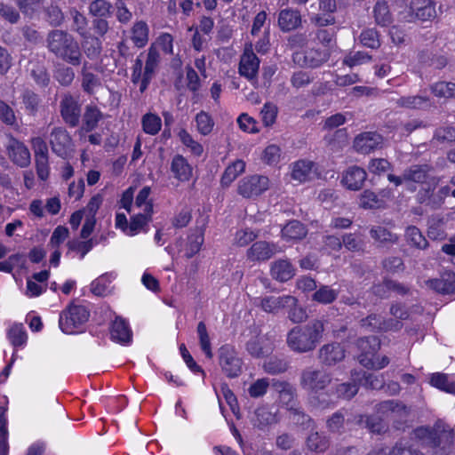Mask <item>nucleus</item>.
Masks as SVG:
<instances>
[{
	"instance_id": "obj_20",
	"label": "nucleus",
	"mask_w": 455,
	"mask_h": 455,
	"mask_svg": "<svg viewBox=\"0 0 455 455\" xmlns=\"http://www.w3.org/2000/svg\"><path fill=\"white\" fill-rule=\"evenodd\" d=\"M7 151L10 159L20 167L24 168L30 164V152L24 143L20 140L12 138Z\"/></svg>"
},
{
	"instance_id": "obj_30",
	"label": "nucleus",
	"mask_w": 455,
	"mask_h": 455,
	"mask_svg": "<svg viewBox=\"0 0 455 455\" xmlns=\"http://www.w3.org/2000/svg\"><path fill=\"white\" fill-rule=\"evenodd\" d=\"M116 277L114 273H106L91 283V291L96 296H108L114 289L112 280Z\"/></svg>"
},
{
	"instance_id": "obj_54",
	"label": "nucleus",
	"mask_w": 455,
	"mask_h": 455,
	"mask_svg": "<svg viewBox=\"0 0 455 455\" xmlns=\"http://www.w3.org/2000/svg\"><path fill=\"white\" fill-rule=\"evenodd\" d=\"M430 89L436 97H455V84L451 82H437L432 84Z\"/></svg>"
},
{
	"instance_id": "obj_45",
	"label": "nucleus",
	"mask_w": 455,
	"mask_h": 455,
	"mask_svg": "<svg viewBox=\"0 0 455 455\" xmlns=\"http://www.w3.org/2000/svg\"><path fill=\"white\" fill-rule=\"evenodd\" d=\"M430 384L442 391L455 394V381H450L449 376L445 373L435 372L431 374Z\"/></svg>"
},
{
	"instance_id": "obj_43",
	"label": "nucleus",
	"mask_w": 455,
	"mask_h": 455,
	"mask_svg": "<svg viewBox=\"0 0 455 455\" xmlns=\"http://www.w3.org/2000/svg\"><path fill=\"white\" fill-rule=\"evenodd\" d=\"M244 170L245 163L243 160H236L228 165L221 177L222 186L228 187Z\"/></svg>"
},
{
	"instance_id": "obj_55",
	"label": "nucleus",
	"mask_w": 455,
	"mask_h": 455,
	"mask_svg": "<svg viewBox=\"0 0 455 455\" xmlns=\"http://www.w3.org/2000/svg\"><path fill=\"white\" fill-rule=\"evenodd\" d=\"M160 61V54L156 47L151 45L148 51V57L146 60L144 73L148 76H154L155 72Z\"/></svg>"
},
{
	"instance_id": "obj_44",
	"label": "nucleus",
	"mask_w": 455,
	"mask_h": 455,
	"mask_svg": "<svg viewBox=\"0 0 455 455\" xmlns=\"http://www.w3.org/2000/svg\"><path fill=\"white\" fill-rule=\"evenodd\" d=\"M246 350L254 357H261L271 351V347L264 344V337L254 336L246 344Z\"/></svg>"
},
{
	"instance_id": "obj_38",
	"label": "nucleus",
	"mask_w": 455,
	"mask_h": 455,
	"mask_svg": "<svg viewBox=\"0 0 455 455\" xmlns=\"http://www.w3.org/2000/svg\"><path fill=\"white\" fill-rule=\"evenodd\" d=\"M382 416H374V415H358L357 422L361 424L363 420H365V427L373 434H383L386 433L388 429V426L385 423Z\"/></svg>"
},
{
	"instance_id": "obj_61",
	"label": "nucleus",
	"mask_w": 455,
	"mask_h": 455,
	"mask_svg": "<svg viewBox=\"0 0 455 455\" xmlns=\"http://www.w3.org/2000/svg\"><path fill=\"white\" fill-rule=\"evenodd\" d=\"M31 76L33 77L34 81L39 85V86H47L50 82V76L47 72L46 68L39 63L34 64L31 71H30Z\"/></svg>"
},
{
	"instance_id": "obj_40",
	"label": "nucleus",
	"mask_w": 455,
	"mask_h": 455,
	"mask_svg": "<svg viewBox=\"0 0 455 455\" xmlns=\"http://www.w3.org/2000/svg\"><path fill=\"white\" fill-rule=\"evenodd\" d=\"M313 163L310 161L300 160L293 164L291 178L299 182H305L312 176Z\"/></svg>"
},
{
	"instance_id": "obj_63",
	"label": "nucleus",
	"mask_w": 455,
	"mask_h": 455,
	"mask_svg": "<svg viewBox=\"0 0 455 455\" xmlns=\"http://www.w3.org/2000/svg\"><path fill=\"white\" fill-rule=\"evenodd\" d=\"M382 201L379 199L378 196L371 191L364 190L360 196V206L364 209H375L379 208L382 204Z\"/></svg>"
},
{
	"instance_id": "obj_27",
	"label": "nucleus",
	"mask_w": 455,
	"mask_h": 455,
	"mask_svg": "<svg viewBox=\"0 0 455 455\" xmlns=\"http://www.w3.org/2000/svg\"><path fill=\"white\" fill-rule=\"evenodd\" d=\"M295 297L291 295L268 296L261 299L260 306L265 312L277 313L287 306L294 305Z\"/></svg>"
},
{
	"instance_id": "obj_13",
	"label": "nucleus",
	"mask_w": 455,
	"mask_h": 455,
	"mask_svg": "<svg viewBox=\"0 0 455 455\" xmlns=\"http://www.w3.org/2000/svg\"><path fill=\"white\" fill-rule=\"evenodd\" d=\"M52 151L58 156L66 159L69 156L72 139L67 130L63 127H54L49 138Z\"/></svg>"
},
{
	"instance_id": "obj_42",
	"label": "nucleus",
	"mask_w": 455,
	"mask_h": 455,
	"mask_svg": "<svg viewBox=\"0 0 455 455\" xmlns=\"http://www.w3.org/2000/svg\"><path fill=\"white\" fill-rule=\"evenodd\" d=\"M342 243L346 250L352 252L364 251L365 243L360 233H346L342 235Z\"/></svg>"
},
{
	"instance_id": "obj_64",
	"label": "nucleus",
	"mask_w": 455,
	"mask_h": 455,
	"mask_svg": "<svg viewBox=\"0 0 455 455\" xmlns=\"http://www.w3.org/2000/svg\"><path fill=\"white\" fill-rule=\"evenodd\" d=\"M54 77L61 85L68 86L75 78V72L72 68L61 65L56 69Z\"/></svg>"
},
{
	"instance_id": "obj_19",
	"label": "nucleus",
	"mask_w": 455,
	"mask_h": 455,
	"mask_svg": "<svg viewBox=\"0 0 455 455\" xmlns=\"http://www.w3.org/2000/svg\"><path fill=\"white\" fill-rule=\"evenodd\" d=\"M103 119V113L93 103L88 104L84 107V112L81 115L79 134H84L95 130L99 123Z\"/></svg>"
},
{
	"instance_id": "obj_24",
	"label": "nucleus",
	"mask_w": 455,
	"mask_h": 455,
	"mask_svg": "<svg viewBox=\"0 0 455 455\" xmlns=\"http://www.w3.org/2000/svg\"><path fill=\"white\" fill-rule=\"evenodd\" d=\"M366 178V172L363 168L354 165L343 173L342 184L347 189L356 191L363 188Z\"/></svg>"
},
{
	"instance_id": "obj_52",
	"label": "nucleus",
	"mask_w": 455,
	"mask_h": 455,
	"mask_svg": "<svg viewBox=\"0 0 455 455\" xmlns=\"http://www.w3.org/2000/svg\"><path fill=\"white\" fill-rule=\"evenodd\" d=\"M290 418L294 424L305 429L310 428L314 424L311 417L306 414L299 405L290 411Z\"/></svg>"
},
{
	"instance_id": "obj_4",
	"label": "nucleus",
	"mask_w": 455,
	"mask_h": 455,
	"mask_svg": "<svg viewBox=\"0 0 455 455\" xmlns=\"http://www.w3.org/2000/svg\"><path fill=\"white\" fill-rule=\"evenodd\" d=\"M416 435L422 440L423 443L432 448L439 447L443 441L450 443L451 442L452 432L446 429L444 423L437 421L433 428L420 427L416 430Z\"/></svg>"
},
{
	"instance_id": "obj_9",
	"label": "nucleus",
	"mask_w": 455,
	"mask_h": 455,
	"mask_svg": "<svg viewBox=\"0 0 455 455\" xmlns=\"http://www.w3.org/2000/svg\"><path fill=\"white\" fill-rule=\"evenodd\" d=\"M269 180L266 176H247L239 181L237 193L244 198L256 197L267 190Z\"/></svg>"
},
{
	"instance_id": "obj_37",
	"label": "nucleus",
	"mask_w": 455,
	"mask_h": 455,
	"mask_svg": "<svg viewBox=\"0 0 455 455\" xmlns=\"http://www.w3.org/2000/svg\"><path fill=\"white\" fill-rule=\"evenodd\" d=\"M132 40L138 48L144 47L148 42L149 28L145 21L140 20L132 28Z\"/></svg>"
},
{
	"instance_id": "obj_5",
	"label": "nucleus",
	"mask_w": 455,
	"mask_h": 455,
	"mask_svg": "<svg viewBox=\"0 0 455 455\" xmlns=\"http://www.w3.org/2000/svg\"><path fill=\"white\" fill-rule=\"evenodd\" d=\"M89 318V312L84 306L72 305L64 310L59 319V326L65 333H73L75 329L84 323Z\"/></svg>"
},
{
	"instance_id": "obj_12",
	"label": "nucleus",
	"mask_w": 455,
	"mask_h": 455,
	"mask_svg": "<svg viewBox=\"0 0 455 455\" xmlns=\"http://www.w3.org/2000/svg\"><path fill=\"white\" fill-rule=\"evenodd\" d=\"M330 55L331 54L328 50L310 48L304 52H294L292 54V60L301 67L316 68L327 62L330 59Z\"/></svg>"
},
{
	"instance_id": "obj_18",
	"label": "nucleus",
	"mask_w": 455,
	"mask_h": 455,
	"mask_svg": "<svg viewBox=\"0 0 455 455\" xmlns=\"http://www.w3.org/2000/svg\"><path fill=\"white\" fill-rule=\"evenodd\" d=\"M271 387L278 393L281 404L289 411L299 405L296 388L291 384L273 379Z\"/></svg>"
},
{
	"instance_id": "obj_2",
	"label": "nucleus",
	"mask_w": 455,
	"mask_h": 455,
	"mask_svg": "<svg viewBox=\"0 0 455 455\" xmlns=\"http://www.w3.org/2000/svg\"><path fill=\"white\" fill-rule=\"evenodd\" d=\"M46 48L56 58L72 65L82 63L83 53L79 43L65 30L53 29L47 34Z\"/></svg>"
},
{
	"instance_id": "obj_10",
	"label": "nucleus",
	"mask_w": 455,
	"mask_h": 455,
	"mask_svg": "<svg viewBox=\"0 0 455 455\" xmlns=\"http://www.w3.org/2000/svg\"><path fill=\"white\" fill-rule=\"evenodd\" d=\"M299 381L304 389L317 393L331 383V377L323 371L308 367L302 371Z\"/></svg>"
},
{
	"instance_id": "obj_3",
	"label": "nucleus",
	"mask_w": 455,
	"mask_h": 455,
	"mask_svg": "<svg viewBox=\"0 0 455 455\" xmlns=\"http://www.w3.org/2000/svg\"><path fill=\"white\" fill-rule=\"evenodd\" d=\"M219 365L222 372L229 379L239 377L243 372V359L234 346L222 345L218 350Z\"/></svg>"
},
{
	"instance_id": "obj_56",
	"label": "nucleus",
	"mask_w": 455,
	"mask_h": 455,
	"mask_svg": "<svg viewBox=\"0 0 455 455\" xmlns=\"http://www.w3.org/2000/svg\"><path fill=\"white\" fill-rule=\"evenodd\" d=\"M197 334L199 342L203 352L208 358L212 357V346L210 337L206 329V325L204 322H199L197 324Z\"/></svg>"
},
{
	"instance_id": "obj_1",
	"label": "nucleus",
	"mask_w": 455,
	"mask_h": 455,
	"mask_svg": "<svg viewBox=\"0 0 455 455\" xmlns=\"http://www.w3.org/2000/svg\"><path fill=\"white\" fill-rule=\"evenodd\" d=\"M323 331V322L314 319L305 325H298L290 330L287 333L286 344L295 353H308L315 350L320 343Z\"/></svg>"
},
{
	"instance_id": "obj_15",
	"label": "nucleus",
	"mask_w": 455,
	"mask_h": 455,
	"mask_svg": "<svg viewBox=\"0 0 455 455\" xmlns=\"http://www.w3.org/2000/svg\"><path fill=\"white\" fill-rule=\"evenodd\" d=\"M259 63V59L253 52L251 44L246 46L240 58L239 74L251 83L256 82Z\"/></svg>"
},
{
	"instance_id": "obj_21",
	"label": "nucleus",
	"mask_w": 455,
	"mask_h": 455,
	"mask_svg": "<svg viewBox=\"0 0 455 455\" xmlns=\"http://www.w3.org/2000/svg\"><path fill=\"white\" fill-rule=\"evenodd\" d=\"M278 27L283 32H290L301 27L300 12L292 8H285L278 13Z\"/></svg>"
},
{
	"instance_id": "obj_22",
	"label": "nucleus",
	"mask_w": 455,
	"mask_h": 455,
	"mask_svg": "<svg viewBox=\"0 0 455 455\" xmlns=\"http://www.w3.org/2000/svg\"><path fill=\"white\" fill-rule=\"evenodd\" d=\"M395 103L397 108L412 110H424L432 106L431 99L425 93L402 96Z\"/></svg>"
},
{
	"instance_id": "obj_25",
	"label": "nucleus",
	"mask_w": 455,
	"mask_h": 455,
	"mask_svg": "<svg viewBox=\"0 0 455 455\" xmlns=\"http://www.w3.org/2000/svg\"><path fill=\"white\" fill-rule=\"evenodd\" d=\"M153 212V204H147L142 213L132 216L127 235L132 236L141 231H146L145 227L152 220Z\"/></svg>"
},
{
	"instance_id": "obj_36",
	"label": "nucleus",
	"mask_w": 455,
	"mask_h": 455,
	"mask_svg": "<svg viewBox=\"0 0 455 455\" xmlns=\"http://www.w3.org/2000/svg\"><path fill=\"white\" fill-rule=\"evenodd\" d=\"M430 168L427 164H414L404 170L403 179L405 181L424 183L427 179Z\"/></svg>"
},
{
	"instance_id": "obj_35",
	"label": "nucleus",
	"mask_w": 455,
	"mask_h": 455,
	"mask_svg": "<svg viewBox=\"0 0 455 455\" xmlns=\"http://www.w3.org/2000/svg\"><path fill=\"white\" fill-rule=\"evenodd\" d=\"M306 227L299 220L288 222L282 229V237L289 240H301L307 235Z\"/></svg>"
},
{
	"instance_id": "obj_60",
	"label": "nucleus",
	"mask_w": 455,
	"mask_h": 455,
	"mask_svg": "<svg viewBox=\"0 0 455 455\" xmlns=\"http://www.w3.org/2000/svg\"><path fill=\"white\" fill-rule=\"evenodd\" d=\"M288 319L293 323H300L307 320V315L306 309L298 304V299L295 298L294 305L287 306Z\"/></svg>"
},
{
	"instance_id": "obj_57",
	"label": "nucleus",
	"mask_w": 455,
	"mask_h": 455,
	"mask_svg": "<svg viewBox=\"0 0 455 455\" xmlns=\"http://www.w3.org/2000/svg\"><path fill=\"white\" fill-rule=\"evenodd\" d=\"M8 339L14 347L24 345L27 341V333L23 325H12L8 331Z\"/></svg>"
},
{
	"instance_id": "obj_17",
	"label": "nucleus",
	"mask_w": 455,
	"mask_h": 455,
	"mask_svg": "<svg viewBox=\"0 0 455 455\" xmlns=\"http://www.w3.org/2000/svg\"><path fill=\"white\" fill-rule=\"evenodd\" d=\"M346 356L344 347L339 342L325 344L318 350L317 358L321 364L331 367L343 361Z\"/></svg>"
},
{
	"instance_id": "obj_11",
	"label": "nucleus",
	"mask_w": 455,
	"mask_h": 455,
	"mask_svg": "<svg viewBox=\"0 0 455 455\" xmlns=\"http://www.w3.org/2000/svg\"><path fill=\"white\" fill-rule=\"evenodd\" d=\"M408 8L403 16L407 21H427L436 17L435 4L432 0H411Z\"/></svg>"
},
{
	"instance_id": "obj_41",
	"label": "nucleus",
	"mask_w": 455,
	"mask_h": 455,
	"mask_svg": "<svg viewBox=\"0 0 455 455\" xmlns=\"http://www.w3.org/2000/svg\"><path fill=\"white\" fill-rule=\"evenodd\" d=\"M339 291L329 285H320L312 295V299L320 304H331L337 299Z\"/></svg>"
},
{
	"instance_id": "obj_46",
	"label": "nucleus",
	"mask_w": 455,
	"mask_h": 455,
	"mask_svg": "<svg viewBox=\"0 0 455 455\" xmlns=\"http://www.w3.org/2000/svg\"><path fill=\"white\" fill-rule=\"evenodd\" d=\"M359 41L371 49H378L381 44L379 31L373 28H364L359 36Z\"/></svg>"
},
{
	"instance_id": "obj_50",
	"label": "nucleus",
	"mask_w": 455,
	"mask_h": 455,
	"mask_svg": "<svg viewBox=\"0 0 455 455\" xmlns=\"http://www.w3.org/2000/svg\"><path fill=\"white\" fill-rule=\"evenodd\" d=\"M347 413V411L339 410L336 412H334L326 422L327 427L329 431L332 433H341L345 422L348 423L349 419H345V414Z\"/></svg>"
},
{
	"instance_id": "obj_33",
	"label": "nucleus",
	"mask_w": 455,
	"mask_h": 455,
	"mask_svg": "<svg viewBox=\"0 0 455 455\" xmlns=\"http://www.w3.org/2000/svg\"><path fill=\"white\" fill-rule=\"evenodd\" d=\"M404 238L411 247L418 250L423 251L429 246L427 240L416 226H409L406 228Z\"/></svg>"
},
{
	"instance_id": "obj_47",
	"label": "nucleus",
	"mask_w": 455,
	"mask_h": 455,
	"mask_svg": "<svg viewBox=\"0 0 455 455\" xmlns=\"http://www.w3.org/2000/svg\"><path fill=\"white\" fill-rule=\"evenodd\" d=\"M141 124L146 133L156 135L161 130L162 120L157 115L148 113L142 116Z\"/></svg>"
},
{
	"instance_id": "obj_39",
	"label": "nucleus",
	"mask_w": 455,
	"mask_h": 455,
	"mask_svg": "<svg viewBox=\"0 0 455 455\" xmlns=\"http://www.w3.org/2000/svg\"><path fill=\"white\" fill-rule=\"evenodd\" d=\"M306 445L311 451L323 453L329 448L330 442L324 435L313 432L307 437Z\"/></svg>"
},
{
	"instance_id": "obj_6",
	"label": "nucleus",
	"mask_w": 455,
	"mask_h": 455,
	"mask_svg": "<svg viewBox=\"0 0 455 455\" xmlns=\"http://www.w3.org/2000/svg\"><path fill=\"white\" fill-rule=\"evenodd\" d=\"M377 414L382 417L390 415L398 418L394 422V427L396 429L403 428V422L411 412V409L399 400H386L377 403L374 407Z\"/></svg>"
},
{
	"instance_id": "obj_48",
	"label": "nucleus",
	"mask_w": 455,
	"mask_h": 455,
	"mask_svg": "<svg viewBox=\"0 0 455 455\" xmlns=\"http://www.w3.org/2000/svg\"><path fill=\"white\" fill-rule=\"evenodd\" d=\"M113 5L107 0H93L89 4V13L94 17H109Z\"/></svg>"
},
{
	"instance_id": "obj_16",
	"label": "nucleus",
	"mask_w": 455,
	"mask_h": 455,
	"mask_svg": "<svg viewBox=\"0 0 455 455\" xmlns=\"http://www.w3.org/2000/svg\"><path fill=\"white\" fill-rule=\"evenodd\" d=\"M384 145V138L376 132H365L358 134L354 140V148L361 154H370L380 149Z\"/></svg>"
},
{
	"instance_id": "obj_34",
	"label": "nucleus",
	"mask_w": 455,
	"mask_h": 455,
	"mask_svg": "<svg viewBox=\"0 0 455 455\" xmlns=\"http://www.w3.org/2000/svg\"><path fill=\"white\" fill-rule=\"evenodd\" d=\"M375 22L381 27H387L393 22V16L386 0H378L373 6Z\"/></svg>"
},
{
	"instance_id": "obj_31",
	"label": "nucleus",
	"mask_w": 455,
	"mask_h": 455,
	"mask_svg": "<svg viewBox=\"0 0 455 455\" xmlns=\"http://www.w3.org/2000/svg\"><path fill=\"white\" fill-rule=\"evenodd\" d=\"M370 235L379 246H390L397 243L399 240L396 234L381 226L372 227L370 229Z\"/></svg>"
},
{
	"instance_id": "obj_23",
	"label": "nucleus",
	"mask_w": 455,
	"mask_h": 455,
	"mask_svg": "<svg viewBox=\"0 0 455 455\" xmlns=\"http://www.w3.org/2000/svg\"><path fill=\"white\" fill-rule=\"evenodd\" d=\"M270 275L273 279L284 283L295 275V267L289 259H279L271 263Z\"/></svg>"
},
{
	"instance_id": "obj_26",
	"label": "nucleus",
	"mask_w": 455,
	"mask_h": 455,
	"mask_svg": "<svg viewBox=\"0 0 455 455\" xmlns=\"http://www.w3.org/2000/svg\"><path fill=\"white\" fill-rule=\"evenodd\" d=\"M173 177L180 182L188 181L193 176V167L181 155H175L171 163Z\"/></svg>"
},
{
	"instance_id": "obj_32",
	"label": "nucleus",
	"mask_w": 455,
	"mask_h": 455,
	"mask_svg": "<svg viewBox=\"0 0 455 455\" xmlns=\"http://www.w3.org/2000/svg\"><path fill=\"white\" fill-rule=\"evenodd\" d=\"M81 37L83 38L82 47L87 58L90 60L97 59L102 51L100 39L91 33L81 36Z\"/></svg>"
},
{
	"instance_id": "obj_14",
	"label": "nucleus",
	"mask_w": 455,
	"mask_h": 455,
	"mask_svg": "<svg viewBox=\"0 0 455 455\" xmlns=\"http://www.w3.org/2000/svg\"><path fill=\"white\" fill-rule=\"evenodd\" d=\"M282 249L274 243L257 241L246 251V259L251 262H264L273 258Z\"/></svg>"
},
{
	"instance_id": "obj_8",
	"label": "nucleus",
	"mask_w": 455,
	"mask_h": 455,
	"mask_svg": "<svg viewBox=\"0 0 455 455\" xmlns=\"http://www.w3.org/2000/svg\"><path fill=\"white\" fill-rule=\"evenodd\" d=\"M248 419L253 429L262 433L268 432L279 421L277 413L266 405L256 408L249 414Z\"/></svg>"
},
{
	"instance_id": "obj_62",
	"label": "nucleus",
	"mask_w": 455,
	"mask_h": 455,
	"mask_svg": "<svg viewBox=\"0 0 455 455\" xmlns=\"http://www.w3.org/2000/svg\"><path fill=\"white\" fill-rule=\"evenodd\" d=\"M81 76V87L83 91L89 95H92L95 89L100 86V79L92 72L82 75Z\"/></svg>"
},
{
	"instance_id": "obj_7",
	"label": "nucleus",
	"mask_w": 455,
	"mask_h": 455,
	"mask_svg": "<svg viewBox=\"0 0 455 455\" xmlns=\"http://www.w3.org/2000/svg\"><path fill=\"white\" fill-rule=\"evenodd\" d=\"M60 112L64 123L70 128L80 124L82 106L77 98L70 93L62 95L60 101Z\"/></svg>"
},
{
	"instance_id": "obj_29",
	"label": "nucleus",
	"mask_w": 455,
	"mask_h": 455,
	"mask_svg": "<svg viewBox=\"0 0 455 455\" xmlns=\"http://www.w3.org/2000/svg\"><path fill=\"white\" fill-rule=\"evenodd\" d=\"M428 283L433 290L440 293H452L455 291V273L445 271L441 278L429 280Z\"/></svg>"
},
{
	"instance_id": "obj_51",
	"label": "nucleus",
	"mask_w": 455,
	"mask_h": 455,
	"mask_svg": "<svg viewBox=\"0 0 455 455\" xmlns=\"http://www.w3.org/2000/svg\"><path fill=\"white\" fill-rule=\"evenodd\" d=\"M22 103L29 115H35L40 103L39 96L29 89L24 90L21 95Z\"/></svg>"
},
{
	"instance_id": "obj_28",
	"label": "nucleus",
	"mask_w": 455,
	"mask_h": 455,
	"mask_svg": "<svg viewBox=\"0 0 455 455\" xmlns=\"http://www.w3.org/2000/svg\"><path fill=\"white\" fill-rule=\"evenodd\" d=\"M111 339L116 342L126 344L132 340V331L128 323L122 318L116 317L110 330Z\"/></svg>"
},
{
	"instance_id": "obj_53",
	"label": "nucleus",
	"mask_w": 455,
	"mask_h": 455,
	"mask_svg": "<svg viewBox=\"0 0 455 455\" xmlns=\"http://www.w3.org/2000/svg\"><path fill=\"white\" fill-rule=\"evenodd\" d=\"M203 243L204 235L202 233H196L189 235L185 248V257L188 259L194 257L201 250Z\"/></svg>"
},
{
	"instance_id": "obj_58",
	"label": "nucleus",
	"mask_w": 455,
	"mask_h": 455,
	"mask_svg": "<svg viewBox=\"0 0 455 455\" xmlns=\"http://www.w3.org/2000/svg\"><path fill=\"white\" fill-rule=\"evenodd\" d=\"M263 369L269 374H279L287 371L288 363L283 359L271 357L264 363Z\"/></svg>"
},
{
	"instance_id": "obj_49",
	"label": "nucleus",
	"mask_w": 455,
	"mask_h": 455,
	"mask_svg": "<svg viewBox=\"0 0 455 455\" xmlns=\"http://www.w3.org/2000/svg\"><path fill=\"white\" fill-rule=\"evenodd\" d=\"M196 128L200 134H210L214 127V121L211 115L204 110L200 111L196 116Z\"/></svg>"
},
{
	"instance_id": "obj_59",
	"label": "nucleus",
	"mask_w": 455,
	"mask_h": 455,
	"mask_svg": "<svg viewBox=\"0 0 455 455\" xmlns=\"http://www.w3.org/2000/svg\"><path fill=\"white\" fill-rule=\"evenodd\" d=\"M336 30L334 28H318L315 33V39L325 47H330L335 40Z\"/></svg>"
}]
</instances>
